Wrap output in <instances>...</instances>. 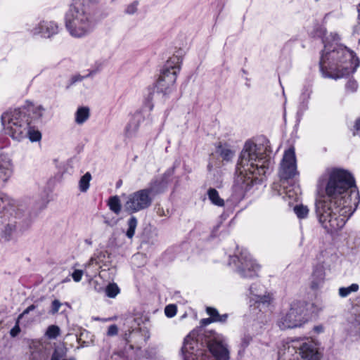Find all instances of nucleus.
I'll use <instances>...</instances> for the list:
<instances>
[{
  "label": "nucleus",
  "instance_id": "e433bc0d",
  "mask_svg": "<svg viewBox=\"0 0 360 360\" xmlns=\"http://www.w3.org/2000/svg\"><path fill=\"white\" fill-rule=\"evenodd\" d=\"M137 5H138L137 1H134V3L129 5L127 8L126 13L128 14L134 13L137 10Z\"/></svg>",
  "mask_w": 360,
  "mask_h": 360
},
{
  "label": "nucleus",
  "instance_id": "58836bf2",
  "mask_svg": "<svg viewBox=\"0 0 360 360\" xmlns=\"http://www.w3.org/2000/svg\"><path fill=\"white\" fill-rule=\"evenodd\" d=\"M60 306H61V303L58 300H53L52 302L51 313L52 314L57 313L58 311Z\"/></svg>",
  "mask_w": 360,
  "mask_h": 360
},
{
  "label": "nucleus",
  "instance_id": "4c0bfd02",
  "mask_svg": "<svg viewBox=\"0 0 360 360\" xmlns=\"http://www.w3.org/2000/svg\"><path fill=\"white\" fill-rule=\"evenodd\" d=\"M83 271L82 270L77 269L72 274V277L75 282H79L82 279Z\"/></svg>",
  "mask_w": 360,
  "mask_h": 360
},
{
  "label": "nucleus",
  "instance_id": "6ab92c4d",
  "mask_svg": "<svg viewBox=\"0 0 360 360\" xmlns=\"http://www.w3.org/2000/svg\"><path fill=\"white\" fill-rule=\"evenodd\" d=\"M206 311L213 321L224 323L227 319L228 316L226 314L220 315L215 308L209 307H207Z\"/></svg>",
  "mask_w": 360,
  "mask_h": 360
},
{
  "label": "nucleus",
  "instance_id": "72a5a7b5",
  "mask_svg": "<svg viewBox=\"0 0 360 360\" xmlns=\"http://www.w3.org/2000/svg\"><path fill=\"white\" fill-rule=\"evenodd\" d=\"M354 331L356 333L360 334V314L356 316L352 323Z\"/></svg>",
  "mask_w": 360,
  "mask_h": 360
},
{
  "label": "nucleus",
  "instance_id": "9b49d317",
  "mask_svg": "<svg viewBox=\"0 0 360 360\" xmlns=\"http://www.w3.org/2000/svg\"><path fill=\"white\" fill-rule=\"evenodd\" d=\"M231 258L234 261L238 259L240 263L238 266V270L243 277L252 278L257 275V271L259 269V266L252 259L249 255L242 253L239 258L236 257H232Z\"/></svg>",
  "mask_w": 360,
  "mask_h": 360
},
{
  "label": "nucleus",
  "instance_id": "0eeeda50",
  "mask_svg": "<svg viewBox=\"0 0 360 360\" xmlns=\"http://www.w3.org/2000/svg\"><path fill=\"white\" fill-rule=\"evenodd\" d=\"M150 191L159 190L156 184H153L151 188L141 189L129 195L124 205V210L132 214L149 207L153 201Z\"/></svg>",
  "mask_w": 360,
  "mask_h": 360
},
{
  "label": "nucleus",
  "instance_id": "a18cd8bd",
  "mask_svg": "<svg viewBox=\"0 0 360 360\" xmlns=\"http://www.w3.org/2000/svg\"><path fill=\"white\" fill-rule=\"evenodd\" d=\"M314 330L317 333H321L323 330V328L321 326H317L314 328Z\"/></svg>",
  "mask_w": 360,
  "mask_h": 360
},
{
  "label": "nucleus",
  "instance_id": "412c9836",
  "mask_svg": "<svg viewBox=\"0 0 360 360\" xmlns=\"http://www.w3.org/2000/svg\"><path fill=\"white\" fill-rule=\"evenodd\" d=\"M217 153L220 155V156L226 161L230 160L233 155L234 152L231 150L228 147H223L221 145H219L217 148Z\"/></svg>",
  "mask_w": 360,
  "mask_h": 360
},
{
  "label": "nucleus",
  "instance_id": "c756f323",
  "mask_svg": "<svg viewBox=\"0 0 360 360\" xmlns=\"http://www.w3.org/2000/svg\"><path fill=\"white\" fill-rule=\"evenodd\" d=\"M27 137H29L31 141H37L41 139V135L39 131L31 130L30 127H29V133L27 134Z\"/></svg>",
  "mask_w": 360,
  "mask_h": 360
},
{
  "label": "nucleus",
  "instance_id": "20e7f679",
  "mask_svg": "<svg viewBox=\"0 0 360 360\" xmlns=\"http://www.w3.org/2000/svg\"><path fill=\"white\" fill-rule=\"evenodd\" d=\"M91 0H73L65 15V25L72 36L80 37L91 27Z\"/></svg>",
  "mask_w": 360,
  "mask_h": 360
},
{
  "label": "nucleus",
  "instance_id": "7ed1b4c3",
  "mask_svg": "<svg viewBox=\"0 0 360 360\" xmlns=\"http://www.w3.org/2000/svg\"><path fill=\"white\" fill-rule=\"evenodd\" d=\"M257 145L252 141H247L241 151L237 165V172L252 182L258 179V176L264 175L269 169L271 160L258 151Z\"/></svg>",
  "mask_w": 360,
  "mask_h": 360
},
{
  "label": "nucleus",
  "instance_id": "f257e3e1",
  "mask_svg": "<svg viewBox=\"0 0 360 360\" xmlns=\"http://www.w3.org/2000/svg\"><path fill=\"white\" fill-rule=\"evenodd\" d=\"M326 175V198L316 200L315 207L319 223L332 233L341 229L350 216L349 197L356 186L353 176L344 169H327Z\"/></svg>",
  "mask_w": 360,
  "mask_h": 360
},
{
  "label": "nucleus",
  "instance_id": "473e14b6",
  "mask_svg": "<svg viewBox=\"0 0 360 360\" xmlns=\"http://www.w3.org/2000/svg\"><path fill=\"white\" fill-rule=\"evenodd\" d=\"M165 313L167 317H172L176 313V307L174 304L167 305L165 309Z\"/></svg>",
  "mask_w": 360,
  "mask_h": 360
},
{
  "label": "nucleus",
  "instance_id": "f3484780",
  "mask_svg": "<svg viewBox=\"0 0 360 360\" xmlns=\"http://www.w3.org/2000/svg\"><path fill=\"white\" fill-rule=\"evenodd\" d=\"M207 195L212 204L219 207L224 206V200L220 198L218 191L215 188H210L207 191Z\"/></svg>",
  "mask_w": 360,
  "mask_h": 360
},
{
  "label": "nucleus",
  "instance_id": "de8ad7c7",
  "mask_svg": "<svg viewBox=\"0 0 360 360\" xmlns=\"http://www.w3.org/2000/svg\"><path fill=\"white\" fill-rule=\"evenodd\" d=\"M309 93H308V94H307V98H309Z\"/></svg>",
  "mask_w": 360,
  "mask_h": 360
},
{
  "label": "nucleus",
  "instance_id": "a211bd4d",
  "mask_svg": "<svg viewBox=\"0 0 360 360\" xmlns=\"http://www.w3.org/2000/svg\"><path fill=\"white\" fill-rule=\"evenodd\" d=\"M89 117V108L87 107L79 108L75 114V122L83 124Z\"/></svg>",
  "mask_w": 360,
  "mask_h": 360
},
{
  "label": "nucleus",
  "instance_id": "f8f14e48",
  "mask_svg": "<svg viewBox=\"0 0 360 360\" xmlns=\"http://www.w3.org/2000/svg\"><path fill=\"white\" fill-rule=\"evenodd\" d=\"M210 353L216 360H228L229 351L223 344L221 338L219 336H214L207 342Z\"/></svg>",
  "mask_w": 360,
  "mask_h": 360
},
{
  "label": "nucleus",
  "instance_id": "4468645a",
  "mask_svg": "<svg viewBox=\"0 0 360 360\" xmlns=\"http://www.w3.org/2000/svg\"><path fill=\"white\" fill-rule=\"evenodd\" d=\"M58 26L53 22L42 21L32 30V32L33 34H42L44 37H49L56 34Z\"/></svg>",
  "mask_w": 360,
  "mask_h": 360
},
{
  "label": "nucleus",
  "instance_id": "79ce46f5",
  "mask_svg": "<svg viewBox=\"0 0 360 360\" xmlns=\"http://www.w3.org/2000/svg\"><path fill=\"white\" fill-rule=\"evenodd\" d=\"M20 327L18 324H16L10 332L11 336L15 337L20 333Z\"/></svg>",
  "mask_w": 360,
  "mask_h": 360
},
{
  "label": "nucleus",
  "instance_id": "dca6fc26",
  "mask_svg": "<svg viewBox=\"0 0 360 360\" xmlns=\"http://www.w3.org/2000/svg\"><path fill=\"white\" fill-rule=\"evenodd\" d=\"M169 176L170 174L169 173H165L162 176L155 179L150 183L148 188H151L153 184H156V186L159 190L158 191H150V194L152 197L158 193L162 192L166 188Z\"/></svg>",
  "mask_w": 360,
  "mask_h": 360
},
{
  "label": "nucleus",
  "instance_id": "b1692460",
  "mask_svg": "<svg viewBox=\"0 0 360 360\" xmlns=\"http://www.w3.org/2000/svg\"><path fill=\"white\" fill-rule=\"evenodd\" d=\"M359 290L357 284H352L349 287H342L339 289V295L342 297L348 296L351 292H356Z\"/></svg>",
  "mask_w": 360,
  "mask_h": 360
},
{
  "label": "nucleus",
  "instance_id": "1a4fd4ad",
  "mask_svg": "<svg viewBox=\"0 0 360 360\" xmlns=\"http://www.w3.org/2000/svg\"><path fill=\"white\" fill-rule=\"evenodd\" d=\"M174 60H179L178 58H173L167 60L165 68L162 70L157 82L156 88L158 92L164 95L169 94L174 85L179 67L173 65Z\"/></svg>",
  "mask_w": 360,
  "mask_h": 360
},
{
  "label": "nucleus",
  "instance_id": "f704fd0d",
  "mask_svg": "<svg viewBox=\"0 0 360 360\" xmlns=\"http://www.w3.org/2000/svg\"><path fill=\"white\" fill-rule=\"evenodd\" d=\"M357 86V83L354 80H349L346 84V89L352 92L356 90Z\"/></svg>",
  "mask_w": 360,
  "mask_h": 360
},
{
  "label": "nucleus",
  "instance_id": "ddd939ff",
  "mask_svg": "<svg viewBox=\"0 0 360 360\" xmlns=\"http://www.w3.org/2000/svg\"><path fill=\"white\" fill-rule=\"evenodd\" d=\"M250 291L251 299L254 300L255 303L268 306L273 300V296L271 293L265 292L263 295L261 290H259L255 285L250 286Z\"/></svg>",
  "mask_w": 360,
  "mask_h": 360
},
{
  "label": "nucleus",
  "instance_id": "4be33fe9",
  "mask_svg": "<svg viewBox=\"0 0 360 360\" xmlns=\"http://www.w3.org/2000/svg\"><path fill=\"white\" fill-rule=\"evenodd\" d=\"M108 205L110 207V209L115 214H118L120 212L121 205L120 199L117 196H112L110 198L108 201Z\"/></svg>",
  "mask_w": 360,
  "mask_h": 360
},
{
  "label": "nucleus",
  "instance_id": "7c9ffc66",
  "mask_svg": "<svg viewBox=\"0 0 360 360\" xmlns=\"http://www.w3.org/2000/svg\"><path fill=\"white\" fill-rule=\"evenodd\" d=\"M252 337L250 335L244 334L240 343V348L244 350L251 342Z\"/></svg>",
  "mask_w": 360,
  "mask_h": 360
},
{
  "label": "nucleus",
  "instance_id": "423d86ee",
  "mask_svg": "<svg viewBox=\"0 0 360 360\" xmlns=\"http://www.w3.org/2000/svg\"><path fill=\"white\" fill-rule=\"evenodd\" d=\"M1 120L6 133L13 139L20 141L27 137L30 122L25 112L19 110L6 112Z\"/></svg>",
  "mask_w": 360,
  "mask_h": 360
},
{
  "label": "nucleus",
  "instance_id": "ea45409f",
  "mask_svg": "<svg viewBox=\"0 0 360 360\" xmlns=\"http://www.w3.org/2000/svg\"><path fill=\"white\" fill-rule=\"evenodd\" d=\"M8 205V200L3 197H0V212L4 211Z\"/></svg>",
  "mask_w": 360,
  "mask_h": 360
},
{
  "label": "nucleus",
  "instance_id": "393cba45",
  "mask_svg": "<svg viewBox=\"0 0 360 360\" xmlns=\"http://www.w3.org/2000/svg\"><path fill=\"white\" fill-rule=\"evenodd\" d=\"M91 178V174L89 172L82 176L79 181V188L81 191L85 192L89 188Z\"/></svg>",
  "mask_w": 360,
  "mask_h": 360
},
{
  "label": "nucleus",
  "instance_id": "c03bdc74",
  "mask_svg": "<svg viewBox=\"0 0 360 360\" xmlns=\"http://www.w3.org/2000/svg\"><path fill=\"white\" fill-rule=\"evenodd\" d=\"M212 322H214L211 318H208V319H202L201 321V323L204 326H206L207 324H210V323Z\"/></svg>",
  "mask_w": 360,
  "mask_h": 360
},
{
  "label": "nucleus",
  "instance_id": "5701e85b",
  "mask_svg": "<svg viewBox=\"0 0 360 360\" xmlns=\"http://www.w3.org/2000/svg\"><path fill=\"white\" fill-rule=\"evenodd\" d=\"M136 226L137 219L135 217L132 216L128 221V229L126 233V235L129 238H133Z\"/></svg>",
  "mask_w": 360,
  "mask_h": 360
},
{
  "label": "nucleus",
  "instance_id": "6e6552de",
  "mask_svg": "<svg viewBox=\"0 0 360 360\" xmlns=\"http://www.w3.org/2000/svg\"><path fill=\"white\" fill-rule=\"evenodd\" d=\"M306 305L302 302H293L289 311L281 317L278 324L281 330L301 326L306 321Z\"/></svg>",
  "mask_w": 360,
  "mask_h": 360
},
{
  "label": "nucleus",
  "instance_id": "2f4dec72",
  "mask_svg": "<svg viewBox=\"0 0 360 360\" xmlns=\"http://www.w3.org/2000/svg\"><path fill=\"white\" fill-rule=\"evenodd\" d=\"M11 172L7 168L0 165V181H6L9 177Z\"/></svg>",
  "mask_w": 360,
  "mask_h": 360
},
{
  "label": "nucleus",
  "instance_id": "f03ea898",
  "mask_svg": "<svg viewBox=\"0 0 360 360\" xmlns=\"http://www.w3.org/2000/svg\"><path fill=\"white\" fill-rule=\"evenodd\" d=\"M324 52L321 58L320 68L326 77H343L354 72L359 65L354 53L342 45H338L331 51L325 46Z\"/></svg>",
  "mask_w": 360,
  "mask_h": 360
},
{
  "label": "nucleus",
  "instance_id": "c85d7f7f",
  "mask_svg": "<svg viewBox=\"0 0 360 360\" xmlns=\"http://www.w3.org/2000/svg\"><path fill=\"white\" fill-rule=\"evenodd\" d=\"M15 226L13 224H8L3 231L4 237L6 240H9L12 233L15 231Z\"/></svg>",
  "mask_w": 360,
  "mask_h": 360
},
{
  "label": "nucleus",
  "instance_id": "37998d69",
  "mask_svg": "<svg viewBox=\"0 0 360 360\" xmlns=\"http://www.w3.org/2000/svg\"><path fill=\"white\" fill-rule=\"evenodd\" d=\"M36 308V306L34 304H32L30 306H29L23 312L22 314H20V316H19V318H20L21 316H22L23 315L25 314H28L30 311L34 310V309Z\"/></svg>",
  "mask_w": 360,
  "mask_h": 360
},
{
  "label": "nucleus",
  "instance_id": "aec40b11",
  "mask_svg": "<svg viewBox=\"0 0 360 360\" xmlns=\"http://www.w3.org/2000/svg\"><path fill=\"white\" fill-rule=\"evenodd\" d=\"M67 349L64 347H57L51 356V360H75L73 358L66 359Z\"/></svg>",
  "mask_w": 360,
  "mask_h": 360
},
{
  "label": "nucleus",
  "instance_id": "a878e982",
  "mask_svg": "<svg viewBox=\"0 0 360 360\" xmlns=\"http://www.w3.org/2000/svg\"><path fill=\"white\" fill-rule=\"evenodd\" d=\"M60 334V328L58 326L51 325L48 327L46 332V335L50 339L56 338Z\"/></svg>",
  "mask_w": 360,
  "mask_h": 360
},
{
  "label": "nucleus",
  "instance_id": "39448f33",
  "mask_svg": "<svg viewBox=\"0 0 360 360\" xmlns=\"http://www.w3.org/2000/svg\"><path fill=\"white\" fill-rule=\"evenodd\" d=\"M320 355L316 345L309 340L302 343L292 341L283 345L278 352V360H319Z\"/></svg>",
  "mask_w": 360,
  "mask_h": 360
},
{
  "label": "nucleus",
  "instance_id": "49530a36",
  "mask_svg": "<svg viewBox=\"0 0 360 360\" xmlns=\"http://www.w3.org/2000/svg\"><path fill=\"white\" fill-rule=\"evenodd\" d=\"M358 11H359V17L360 18V4H359Z\"/></svg>",
  "mask_w": 360,
  "mask_h": 360
},
{
  "label": "nucleus",
  "instance_id": "cd10ccee",
  "mask_svg": "<svg viewBox=\"0 0 360 360\" xmlns=\"http://www.w3.org/2000/svg\"><path fill=\"white\" fill-rule=\"evenodd\" d=\"M294 211L299 218L302 219L307 216L309 210L307 206L301 205L295 206Z\"/></svg>",
  "mask_w": 360,
  "mask_h": 360
},
{
  "label": "nucleus",
  "instance_id": "a19ab883",
  "mask_svg": "<svg viewBox=\"0 0 360 360\" xmlns=\"http://www.w3.org/2000/svg\"><path fill=\"white\" fill-rule=\"evenodd\" d=\"M44 110V108L41 106H39L34 110V114H35L36 118H40L42 116V111Z\"/></svg>",
  "mask_w": 360,
  "mask_h": 360
},
{
  "label": "nucleus",
  "instance_id": "bb28decb",
  "mask_svg": "<svg viewBox=\"0 0 360 360\" xmlns=\"http://www.w3.org/2000/svg\"><path fill=\"white\" fill-rule=\"evenodd\" d=\"M119 292L120 289L115 283H110L105 288V293L110 297H115Z\"/></svg>",
  "mask_w": 360,
  "mask_h": 360
},
{
  "label": "nucleus",
  "instance_id": "c9c22d12",
  "mask_svg": "<svg viewBox=\"0 0 360 360\" xmlns=\"http://www.w3.org/2000/svg\"><path fill=\"white\" fill-rule=\"evenodd\" d=\"M117 333H118L117 326L115 324H112L108 327V329L107 331V335L108 336H114V335H116L117 334Z\"/></svg>",
  "mask_w": 360,
  "mask_h": 360
},
{
  "label": "nucleus",
  "instance_id": "9d476101",
  "mask_svg": "<svg viewBox=\"0 0 360 360\" xmlns=\"http://www.w3.org/2000/svg\"><path fill=\"white\" fill-rule=\"evenodd\" d=\"M297 174L296 159L293 148H289L284 153L279 171V175L283 179L293 178Z\"/></svg>",
  "mask_w": 360,
  "mask_h": 360
},
{
  "label": "nucleus",
  "instance_id": "2eb2a0df",
  "mask_svg": "<svg viewBox=\"0 0 360 360\" xmlns=\"http://www.w3.org/2000/svg\"><path fill=\"white\" fill-rule=\"evenodd\" d=\"M325 279V272L322 266L316 267L311 276V288L313 290L318 289L322 285Z\"/></svg>",
  "mask_w": 360,
  "mask_h": 360
}]
</instances>
